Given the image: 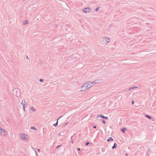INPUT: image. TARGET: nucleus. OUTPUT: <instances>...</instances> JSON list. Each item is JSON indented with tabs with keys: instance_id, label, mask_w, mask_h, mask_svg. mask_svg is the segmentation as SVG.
Listing matches in <instances>:
<instances>
[{
	"instance_id": "1",
	"label": "nucleus",
	"mask_w": 156,
	"mask_h": 156,
	"mask_svg": "<svg viewBox=\"0 0 156 156\" xmlns=\"http://www.w3.org/2000/svg\"><path fill=\"white\" fill-rule=\"evenodd\" d=\"M13 93L17 97H19L20 96V91L18 88H16L13 89Z\"/></svg>"
},
{
	"instance_id": "2",
	"label": "nucleus",
	"mask_w": 156,
	"mask_h": 156,
	"mask_svg": "<svg viewBox=\"0 0 156 156\" xmlns=\"http://www.w3.org/2000/svg\"><path fill=\"white\" fill-rule=\"evenodd\" d=\"M7 133L6 131L0 127V134L1 135L4 136H6Z\"/></svg>"
},
{
	"instance_id": "3",
	"label": "nucleus",
	"mask_w": 156,
	"mask_h": 156,
	"mask_svg": "<svg viewBox=\"0 0 156 156\" xmlns=\"http://www.w3.org/2000/svg\"><path fill=\"white\" fill-rule=\"evenodd\" d=\"M86 85H87V86L90 87H91L93 86V83L92 82L86 81L85 83H84Z\"/></svg>"
},
{
	"instance_id": "4",
	"label": "nucleus",
	"mask_w": 156,
	"mask_h": 156,
	"mask_svg": "<svg viewBox=\"0 0 156 156\" xmlns=\"http://www.w3.org/2000/svg\"><path fill=\"white\" fill-rule=\"evenodd\" d=\"M26 135L25 134L20 133V134L19 136L20 138L23 140H25L27 139V137L25 136Z\"/></svg>"
},
{
	"instance_id": "5",
	"label": "nucleus",
	"mask_w": 156,
	"mask_h": 156,
	"mask_svg": "<svg viewBox=\"0 0 156 156\" xmlns=\"http://www.w3.org/2000/svg\"><path fill=\"white\" fill-rule=\"evenodd\" d=\"M83 11L86 13L90 11L89 8H85L83 9Z\"/></svg>"
},
{
	"instance_id": "6",
	"label": "nucleus",
	"mask_w": 156,
	"mask_h": 156,
	"mask_svg": "<svg viewBox=\"0 0 156 156\" xmlns=\"http://www.w3.org/2000/svg\"><path fill=\"white\" fill-rule=\"evenodd\" d=\"M100 117L105 119H108L107 117L103 115H98L97 116V118H99Z\"/></svg>"
},
{
	"instance_id": "7",
	"label": "nucleus",
	"mask_w": 156,
	"mask_h": 156,
	"mask_svg": "<svg viewBox=\"0 0 156 156\" xmlns=\"http://www.w3.org/2000/svg\"><path fill=\"white\" fill-rule=\"evenodd\" d=\"M90 87H89V86H86V88H84V89H82L80 91H85L86 90H87L89 88H90Z\"/></svg>"
},
{
	"instance_id": "8",
	"label": "nucleus",
	"mask_w": 156,
	"mask_h": 156,
	"mask_svg": "<svg viewBox=\"0 0 156 156\" xmlns=\"http://www.w3.org/2000/svg\"><path fill=\"white\" fill-rule=\"evenodd\" d=\"M62 117V116H61L60 117H59L58 119H57V122H56V123L53 124V126H54L55 127H56L57 125H58V120L60 119Z\"/></svg>"
},
{
	"instance_id": "9",
	"label": "nucleus",
	"mask_w": 156,
	"mask_h": 156,
	"mask_svg": "<svg viewBox=\"0 0 156 156\" xmlns=\"http://www.w3.org/2000/svg\"><path fill=\"white\" fill-rule=\"evenodd\" d=\"M109 39L108 38H105L104 39V41L106 43H107L109 42Z\"/></svg>"
},
{
	"instance_id": "10",
	"label": "nucleus",
	"mask_w": 156,
	"mask_h": 156,
	"mask_svg": "<svg viewBox=\"0 0 156 156\" xmlns=\"http://www.w3.org/2000/svg\"><path fill=\"white\" fill-rule=\"evenodd\" d=\"M117 147V144L116 143H115L114 144L113 146L112 147V148L114 149L116 148Z\"/></svg>"
},
{
	"instance_id": "11",
	"label": "nucleus",
	"mask_w": 156,
	"mask_h": 156,
	"mask_svg": "<svg viewBox=\"0 0 156 156\" xmlns=\"http://www.w3.org/2000/svg\"><path fill=\"white\" fill-rule=\"evenodd\" d=\"M137 87H138L137 86H133V87H130L129 88V90H130L133 89L135 88H137Z\"/></svg>"
},
{
	"instance_id": "12",
	"label": "nucleus",
	"mask_w": 156,
	"mask_h": 156,
	"mask_svg": "<svg viewBox=\"0 0 156 156\" xmlns=\"http://www.w3.org/2000/svg\"><path fill=\"white\" fill-rule=\"evenodd\" d=\"M112 140H113V139L112 138V137H110L107 140V141L109 142Z\"/></svg>"
},
{
	"instance_id": "13",
	"label": "nucleus",
	"mask_w": 156,
	"mask_h": 156,
	"mask_svg": "<svg viewBox=\"0 0 156 156\" xmlns=\"http://www.w3.org/2000/svg\"><path fill=\"white\" fill-rule=\"evenodd\" d=\"M126 130V129L125 128H123L122 129V131L124 133L125 132V131Z\"/></svg>"
},
{
	"instance_id": "14",
	"label": "nucleus",
	"mask_w": 156,
	"mask_h": 156,
	"mask_svg": "<svg viewBox=\"0 0 156 156\" xmlns=\"http://www.w3.org/2000/svg\"><path fill=\"white\" fill-rule=\"evenodd\" d=\"M27 23V21L26 20H25L23 22V25H26Z\"/></svg>"
},
{
	"instance_id": "15",
	"label": "nucleus",
	"mask_w": 156,
	"mask_h": 156,
	"mask_svg": "<svg viewBox=\"0 0 156 156\" xmlns=\"http://www.w3.org/2000/svg\"><path fill=\"white\" fill-rule=\"evenodd\" d=\"M145 116H146L147 118H148L149 119H151L152 118L151 116L148 115H145Z\"/></svg>"
},
{
	"instance_id": "16",
	"label": "nucleus",
	"mask_w": 156,
	"mask_h": 156,
	"mask_svg": "<svg viewBox=\"0 0 156 156\" xmlns=\"http://www.w3.org/2000/svg\"><path fill=\"white\" fill-rule=\"evenodd\" d=\"M31 111H32V112H35V109L33 108V107H32L31 108Z\"/></svg>"
},
{
	"instance_id": "17",
	"label": "nucleus",
	"mask_w": 156,
	"mask_h": 156,
	"mask_svg": "<svg viewBox=\"0 0 156 156\" xmlns=\"http://www.w3.org/2000/svg\"><path fill=\"white\" fill-rule=\"evenodd\" d=\"M98 80H96L95 81L92 82V83H93V84L94 83H98Z\"/></svg>"
},
{
	"instance_id": "18",
	"label": "nucleus",
	"mask_w": 156,
	"mask_h": 156,
	"mask_svg": "<svg viewBox=\"0 0 156 156\" xmlns=\"http://www.w3.org/2000/svg\"><path fill=\"white\" fill-rule=\"evenodd\" d=\"M30 129L34 130H37V129L34 127H31Z\"/></svg>"
},
{
	"instance_id": "19",
	"label": "nucleus",
	"mask_w": 156,
	"mask_h": 156,
	"mask_svg": "<svg viewBox=\"0 0 156 156\" xmlns=\"http://www.w3.org/2000/svg\"><path fill=\"white\" fill-rule=\"evenodd\" d=\"M100 8V7H97L96 8L94 9V11H97L98 9H99Z\"/></svg>"
},
{
	"instance_id": "20",
	"label": "nucleus",
	"mask_w": 156,
	"mask_h": 156,
	"mask_svg": "<svg viewBox=\"0 0 156 156\" xmlns=\"http://www.w3.org/2000/svg\"><path fill=\"white\" fill-rule=\"evenodd\" d=\"M24 102L26 103L25 101H23V100L21 102V104L23 106V105H25V104L24 103Z\"/></svg>"
},
{
	"instance_id": "21",
	"label": "nucleus",
	"mask_w": 156,
	"mask_h": 156,
	"mask_svg": "<svg viewBox=\"0 0 156 156\" xmlns=\"http://www.w3.org/2000/svg\"><path fill=\"white\" fill-rule=\"evenodd\" d=\"M44 80L43 79H40L39 81L41 82H42Z\"/></svg>"
},
{
	"instance_id": "22",
	"label": "nucleus",
	"mask_w": 156,
	"mask_h": 156,
	"mask_svg": "<svg viewBox=\"0 0 156 156\" xmlns=\"http://www.w3.org/2000/svg\"><path fill=\"white\" fill-rule=\"evenodd\" d=\"M90 143L89 142H87L85 144V145H86V146H87Z\"/></svg>"
},
{
	"instance_id": "23",
	"label": "nucleus",
	"mask_w": 156,
	"mask_h": 156,
	"mask_svg": "<svg viewBox=\"0 0 156 156\" xmlns=\"http://www.w3.org/2000/svg\"><path fill=\"white\" fill-rule=\"evenodd\" d=\"M102 122L104 124H105V121L104 120H102Z\"/></svg>"
},
{
	"instance_id": "24",
	"label": "nucleus",
	"mask_w": 156,
	"mask_h": 156,
	"mask_svg": "<svg viewBox=\"0 0 156 156\" xmlns=\"http://www.w3.org/2000/svg\"><path fill=\"white\" fill-rule=\"evenodd\" d=\"M61 145H60L58 146L57 147H56V148H58V147H60V146H61Z\"/></svg>"
},
{
	"instance_id": "25",
	"label": "nucleus",
	"mask_w": 156,
	"mask_h": 156,
	"mask_svg": "<svg viewBox=\"0 0 156 156\" xmlns=\"http://www.w3.org/2000/svg\"><path fill=\"white\" fill-rule=\"evenodd\" d=\"M23 110H24V111H25V106H24V105H23Z\"/></svg>"
},
{
	"instance_id": "26",
	"label": "nucleus",
	"mask_w": 156,
	"mask_h": 156,
	"mask_svg": "<svg viewBox=\"0 0 156 156\" xmlns=\"http://www.w3.org/2000/svg\"><path fill=\"white\" fill-rule=\"evenodd\" d=\"M77 150H79V151H80V148H77Z\"/></svg>"
},
{
	"instance_id": "27",
	"label": "nucleus",
	"mask_w": 156,
	"mask_h": 156,
	"mask_svg": "<svg viewBox=\"0 0 156 156\" xmlns=\"http://www.w3.org/2000/svg\"><path fill=\"white\" fill-rule=\"evenodd\" d=\"M93 128H96V126H94L93 127Z\"/></svg>"
},
{
	"instance_id": "28",
	"label": "nucleus",
	"mask_w": 156,
	"mask_h": 156,
	"mask_svg": "<svg viewBox=\"0 0 156 156\" xmlns=\"http://www.w3.org/2000/svg\"><path fill=\"white\" fill-rule=\"evenodd\" d=\"M134 104V101H132V104L133 105V104Z\"/></svg>"
},
{
	"instance_id": "29",
	"label": "nucleus",
	"mask_w": 156,
	"mask_h": 156,
	"mask_svg": "<svg viewBox=\"0 0 156 156\" xmlns=\"http://www.w3.org/2000/svg\"><path fill=\"white\" fill-rule=\"evenodd\" d=\"M38 152H40V149H38Z\"/></svg>"
},
{
	"instance_id": "30",
	"label": "nucleus",
	"mask_w": 156,
	"mask_h": 156,
	"mask_svg": "<svg viewBox=\"0 0 156 156\" xmlns=\"http://www.w3.org/2000/svg\"><path fill=\"white\" fill-rule=\"evenodd\" d=\"M84 87V85H83V86H81V88H83V87Z\"/></svg>"
},
{
	"instance_id": "31",
	"label": "nucleus",
	"mask_w": 156,
	"mask_h": 156,
	"mask_svg": "<svg viewBox=\"0 0 156 156\" xmlns=\"http://www.w3.org/2000/svg\"><path fill=\"white\" fill-rule=\"evenodd\" d=\"M71 143H72V144L73 143V140H72L71 141Z\"/></svg>"
},
{
	"instance_id": "32",
	"label": "nucleus",
	"mask_w": 156,
	"mask_h": 156,
	"mask_svg": "<svg viewBox=\"0 0 156 156\" xmlns=\"http://www.w3.org/2000/svg\"><path fill=\"white\" fill-rule=\"evenodd\" d=\"M26 58H27V59H29L28 57L27 56H26Z\"/></svg>"
},
{
	"instance_id": "33",
	"label": "nucleus",
	"mask_w": 156,
	"mask_h": 156,
	"mask_svg": "<svg viewBox=\"0 0 156 156\" xmlns=\"http://www.w3.org/2000/svg\"><path fill=\"white\" fill-rule=\"evenodd\" d=\"M126 156H127V155H128V154H126Z\"/></svg>"
},
{
	"instance_id": "34",
	"label": "nucleus",
	"mask_w": 156,
	"mask_h": 156,
	"mask_svg": "<svg viewBox=\"0 0 156 156\" xmlns=\"http://www.w3.org/2000/svg\"><path fill=\"white\" fill-rule=\"evenodd\" d=\"M67 124V123H66L65 124V125H66Z\"/></svg>"
},
{
	"instance_id": "35",
	"label": "nucleus",
	"mask_w": 156,
	"mask_h": 156,
	"mask_svg": "<svg viewBox=\"0 0 156 156\" xmlns=\"http://www.w3.org/2000/svg\"><path fill=\"white\" fill-rule=\"evenodd\" d=\"M58 135H60V134H59Z\"/></svg>"
}]
</instances>
